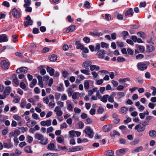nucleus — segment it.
<instances>
[{"mask_svg": "<svg viewBox=\"0 0 156 156\" xmlns=\"http://www.w3.org/2000/svg\"><path fill=\"white\" fill-rule=\"evenodd\" d=\"M24 2L25 3L24 4L23 6L26 7L30 5L31 1V0H24Z\"/></svg>", "mask_w": 156, "mask_h": 156, "instance_id": "obj_35", "label": "nucleus"}, {"mask_svg": "<svg viewBox=\"0 0 156 156\" xmlns=\"http://www.w3.org/2000/svg\"><path fill=\"white\" fill-rule=\"evenodd\" d=\"M11 89L9 87H7L4 92V94L5 96L8 95L10 93Z\"/></svg>", "mask_w": 156, "mask_h": 156, "instance_id": "obj_32", "label": "nucleus"}, {"mask_svg": "<svg viewBox=\"0 0 156 156\" xmlns=\"http://www.w3.org/2000/svg\"><path fill=\"white\" fill-rule=\"evenodd\" d=\"M117 96L119 97V98L118 99L119 101H121L120 100L119 98H121L124 96L126 95V93L123 92H119L117 93Z\"/></svg>", "mask_w": 156, "mask_h": 156, "instance_id": "obj_25", "label": "nucleus"}, {"mask_svg": "<svg viewBox=\"0 0 156 156\" xmlns=\"http://www.w3.org/2000/svg\"><path fill=\"white\" fill-rule=\"evenodd\" d=\"M104 111V108L102 107H100L97 110V112L98 114H102Z\"/></svg>", "mask_w": 156, "mask_h": 156, "instance_id": "obj_44", "label": "nucleus"}, {"mask_svg": "<svg viewBox=\"0 0 156 156\" xmlns=\"http://www.w3.org/2000/svg\"><path fill=\"white\" fill-rule=\"evenodd\" d=\"M130 79L128 78H121L119 80V82H125L126 81H130Z\"/></svg>", "mask_w": 156, "mask_h": 156, "instance_id": "obj_41", "label": "nucleus"}, {"mask_svg": "<svg viewBox=\"0 0 156 156\" xmlns=\"http://www.w3.org/2000/svg\"><path fill=\"white\" fill-rule=\"evenodd\" d=\"M79 96H78V93L77 92L74 93L72 96V98L73 99H78L79 98Z\"/></svg>", "mask_w": 156, "mask_h": 156, "instance_id": "obj_46", "label": "nucleus"}, {"mask_svg": "<svg viewBox=\"0 0 156 156\" xmlns=\"http://www.w3.org/2000/svg\"><path fill=\"white\" fill-rule=\"evenodd\" d=\"M43 136L41 134L39 133H36L35 134L34 137L35 138L39 140H41V138H42Z\"/></svg>", "mask_w": 156, "mask_h": 156, "instance_id": "obj_33", "label": "nucleus"}, {"mask_svg": "<svg viewBox=\"0 0 156 156\" xmlns=\"http://www.w3.org/2000/svg\"><path fill=\"white\" fill-rule=\"evenodd\" d=\"M125 151V150L123 148L118 150L116 151V156H121L124 154Z\"/></svg>", "mask_w": 156, "mask_h": 156, "instance_id": "obj_17", "label": "nucleus"}, {"mask_svg": "<svg viewBox=\"0 0 156 156\" xmlns=\"http://www.w3.org/2000/svg\"><path fill=\"white\" fill-rule=\"evenodd\" d=\"M47 70L48 72L49 73L51 76L54 75L55 72V70L53 68L48 66L47 67Z\"/></svg>", "mask_w": 156, "mask_h": 156, "instance_id": "obj_21", "label": "nucleus"}, {"mask_svg": "<svg viewBox=\"0 0 156 156\" xmlns=\"http://www.w3.org/2000/svg\"><path fill=\"white\" fill-rule=\"evenodd\" d=\"M43 101L44 103L47 104H48L49 101L48 97H46L43 98Z\"/></svg>", "mask_w": 156, "mask_h": 156, "instance_id": "obj_62", "label": "nucleus"}, {"mask_svg": "<svg viewBox=\"0 0 156 156\" xmlns=\"http://www.w3.org/2000/svg\"><path fill=\"white\" fill-rule=\"evenodd\" d=\"M117 61L119 62H122L125 61V59L123 57H119L117 58Z\"/></svg>", "mask_w": 156, "mask_h": 156, "instance_id": "obj_53", "label": "nucleus"}, {"mask_svg": "<svg viewBox=\"0 0 156 156\" xmlns=\"http://www.w3.org/2000/svg\"><path fill=\"white\" fill-rule=\"evenodd\" d=\"M21 154L22 152L17 149H16L15 151V155L18 156Z\"/></svg>", "mask_w": 156, "mask_h": 156, "instance_id": "obj_57", "label": "nucleus"}, {"mask_svg": "<svg viewBox=\"0 0 156 156\" xmlns=\"http://www.w3.org/2000/svg\"><path fill=\"white\" fill-rule=\"evenodd\" d=\"M12 14L14 17L16 18H19L20 17V12L16 8H14L12 9Z\"/></svg>", "mask_w": 156, "mask_h": 156, "instance_id": "obj_9", "label": "nucleus"}, {"mask_svg": "<svg viewBox=\"0 0 156 156\" xmlns=\"http://www.w3.org/2000/svg\"><path fill=\"white\" fill-rule=\"evenodd\" d=\"M137 48L141 52H143L145 51V48L143 46L138 45L137 46Z\"/></svg>", "mask_w": 156, "mask_h": 156, "instance_id": "obj_39", "label": "nucleus"}, {"mask_svg": "<svg viewBox=\"0 0 156 156\" xmlns=\"http://www.w3.org/2000/svg\"><path fill=\"white\" fill-rule=\"evenodd\" d=\"M151 89L153 90V92L152 93V95L154 96L156 94V88L154 87H152L151 88Z\"/></svg>", "mask_w": 156, "mask_h": 156, "instance_id": "obj_60", "label": "nucleus"}, {"mask_svg": "<svg viewBox=\"0 0 156 156\" xmlns=\"http://www.w3.org/2000/svg\"><path fill=\"white\" fill-rule=\"evenodd\" d=\"M1 66L4 69H8L9 67V63L5 60L2 61L0 62Z\"/></svg>", "mask_w": 156, "mask_h": 156, "instance_id": "obj_5", "label": "nucleus"}, {"mask_svg": "<svg viewBox=\"0 0 156 156\" xmlns=\"http://www.w3.org/2000/svg\"><path fill=\"white\" fill-rule=\"evenodd\" d=\"M33 118L36 120L39 119H40L39 115L37 114L34 113L32 115Z\"/></svg>", "mask_w": 156, "mask_h": 156, "instance_id": "obj_52", "label": "nucleus"}, {"mask_svg": "<svg viewBox=\"0 0 156 156\" xmlns=\"http://www.w3.org/2000/svg\"><path fill=\"white\" fill-rule=\"evenodd\" d=\"M105 154L107 155L113 156L114 152V151L112 150H109L105 152Z\"/></svg>", "mask_w": 156, "mask_h": 156, "instance_id": "obj_37", "label": "nucleus"}, {"mask_svg": "<svg viewBox=\"0 0 156 156\" xmlns=\"http://www.w3.org/2000/svg\"><path fill=\"white\" fill-rule=\"evenodd\" d=\"M101 47L102 48H108L109 46L108 44L105 42H101Z\"/></svg>", "mask_w": 156, "mask_h": 156, "instance_id": "obj_45", "label": "nucleus"}, {"mask_svg": "<svg viewBox=\"0 0 156 156\" xmlns=\"http://www.w3.org/2000/svg\"><path fill=\"white\" fill-rule=\"evenodd\" d=\"M2 5L7 7H9L10 6V4L7 1H4L2 4Z\"/></svg>", "mask_w": 156, "mask_h": 156, "instance_id": "obj_61", "label": "nucleus"}, {"mask_svg": "<svg viewBox=\"0 0 156 156\" xmlns=\"http://www.w3.org/2000/svg\"><path fill=\"white\" fill-rule=\"evenodd\" d=\"M108 95L106 94L104 95L102 97L100 96L99 99H100L101 101L104 103H106L107 101V99L108 98Z\"/></svg>", "mask_w": 156, "mask_h": 156, "instance_id": "obj_18", "label": "nucleus"}, {"mask_svg": "<svg viewBox=\"0 0 156 156\" xmlns=\"http://www.w3.org/2000/svg\"><path fill=\"white\" fill-rule=\"evenodd\" d=\"M122 34L124 40H126L127 38V36L129 35L128 32L126 31H123L122 33Z\"/></svg>", "mask_w": 156, "mask_h": 156, "instance_id": "obj_40", "label": "nucleus"}, {"mask_svg": "<svg viewBox=\"0 0 156 156\" xmlns=\"http://www.w3.org/2000/svg\"><path fill=\"white\" fill-rule=\"evenodd\" d=\"M8 41V37L5 34L0 35V43L6 42Z\"/></svg>", "mask_w": 156, "mask_h": 156, "instance_id": "obj_12", "label": "nucleus"}, {"mask_svg": "<svg viewBox=\"0 0 156 156\" xmlns=\"http://www.w3.org/2000/svg\"><path fill=\"white\" fill-rule=\"evenodd\" d=\"M83 41L86 43H88L90 42V38L87 37H84L83 39Z\"/></svg>", "mask_w": 156, "mask_h": 156, "instance_id": "obj_54", "label": "nucleus"}, {"mask_svg": "<svg viewBox=\"0 0 156 156\" xmlns=\"http://www.w3.org/2000/svg\"><path fill=\"white\" fill-rule=\"evenodd\" d=\"M27 21L24 22V26L27 27L29 25H32L33 23V21L31 20L30 17L29 15H28L26 18Z\"/></svg>", "mask_w": 156, "mask_h": 156, "instance_id": "obj_6", "label": "nucleus"}, {"mask_svg": "<svg viewBox=\"0 0 156 156\" xmlns=\"http://www.w3.org/2000/svg\"><path fill=\"white\" fill-rule=\"evenodd\" d=\"M57 89L59 91H63L64 90L63 85L61 83L60 84L59 86L57 87Z\"/></svg>", "mask_w": 156, "mask_h": 156, "instance_id": "obj_55", "label": "nucleus"}, {"mask_svg": "<svg viewBox=\"0 0 156 156\" xmlns=\"http://www.w3.org/2000/svg\"><path fill=\"white\" fill-rule=\"evenodd\" d=\"M48 139L47 138L43 136L41 140H39V143L41 145H46L48 143Z\"/></svg>", "mask_w": 156, "mask_h": 156, "instance_id": "obj_15", "label": "nucleus"}, {"mask_svg": "<svg viewBox=\"0 0 156 156\" xmlns=\"http://www.w3.org/2000/svg\"><path fill=\"white\" fill-rule=\"evenodd\" d=\"M28 69L26 67H22L18 69L16 71L17 73H24L27 72Z\"/></svg>", "mask_w": 156, "mask_h": 156, "instance_id": "obj_10", "label": "nucleus"}, {"mask_svg": "<svg viewBox=\"0 0 156 156\" xmlns=\"http://www.w3.org/2000/svg\"><path fill=\"white\" fill-rule=\"evenodd\" d=\"M66 103L67 110L69 112H72L74 107L72 102L69 100H67L66 101Z\"/></svg>", "mask_w": 156, "mask_h": 156, "instance_id": "obj_3", "label": "nucleus"}, {"mask_svg": "<svg viewBox=\"0 0 156 156\" xmlns=\"http://www.w3.org/2000/svg\"><path fill=\"white\" fill-rule=\"evenodd\" d=\"M83 149V148L80 146H75L72 147L67 149L68 152H73L77 151H82Z\"/></svg>", "mask_w": 156, "mask_h": 156, "instance_id": "obj_4", "label": "nucleus"}, {"mask_svg": "<svg viewBox=\"0 0 156 156\" xmlns=\"http://www.w3.org/2000/svg\"><path fill=\"white\" fill-rule=\"evenodd\" d=\"M108 101L110 103H113L114 102V98L110 96H109L108 98Z\"/></svg>", "mask_w": 156, "mask_h": 156, "instance_id": "obj_63", "label": "nucleus"}, {"mask_svg": "<svg viewBox=\"0 0 156 156\" xmlns=\"http://www.w3.org/2000/svg\"><path fill=\"white\" fill-rule=\"evenodd\" d=\"M56 140L59 143H62L64 140V138L61 137H58L57 138Z\"/></svg>", "mask_w": 156, "mask_h": 156, "instance_id": "obj_49", "label": "nucleus"}, {"mask_svg": "<svg viewBox=\"0 0 156 156\" xmlns=\"http://www.w3.org/2000/svg\"><path fill=\"white\" fill-rule=\"evenodd\" d=\"M128 110V108L125 107H122L119 110V112L121 114H126Z\"/></svg>", "mask_w": 156, "mask_h": 156, "instance_id": "obj_26", "label": "nucleus"}, {"mask_svg": "<svg viewBox=\"0 0 156 156\" xmlns=\"http://www.w3.org/2000/svg\"><path fill=\"white\" fill-rule=\"evenodd\" d=\"M75 131L74 130H71L69 132L70 137H73L75 136Z\"/></svg>", "mask_w": 156, "mask_h": 156, "instance_id": "obj_50", "label": "nucleus"}, {"mask_svg": "<svg viewBox=\"0 0 156 156\" xmlns=\"http://www.w3.org/2000/svg\"><path fill=\"white\" fill-rule=\"evenodd\" d=\"M84 132L89 137L92 138L93 137L94 133L90 127L87 126L84 130Z\"/></svg>", "mask_w": 156, "mask_h": 156, "instance_id": "obj_1", "label": "nucleus"}, {"mask_svg": "<svg viewBox=\"0 0 156 156\" xmlns=\"http://www.w3.org/2000/svg\"><path fill=\"white\" fill-rule=\"evenodd\" d=\"M13 146V144L11 143H4L3 147L5 148H12Z\"/></svg>", "mask_w": 156, "mask_h": 156, "instance_id": "obj_27", "label": "nucleus"}, {"mask_svg": "<svg viewBox=\"0 0 156 156\" xmlns=\"http://www.w3.org/2000/svg\"><path fill=\"white\" fill-rule=\"evenodd\" d=\"M143 147L142 146H140L137 147L136 148L134 149L133 150L132 152L133 153H137L143 150Z\"/></svg>", "mask_w": 156, "mask_h": 156, "instance_id": "obj_29", "label": "nucleus"}, {"mask_svg": "<svg viewBox=\"0 0 156 156\" xmlns=\"http://www.w3.org/2000/svg\"><path fill=\"white\" fill-rule=\"evenodd\" d=\"M57 57L55 55H52L50 58L51 61L55 62L57 60Z\"/></svg>", "mask_w": 156, "mask_h": 156, "instance_id": "obj_43", "label": "nucleus"}, {"mask_svg": "<svg viewBox=\"0 0 156 156\" xmlns=\"http://www.w3.org/2000/svg\"><path fill=\"white\" fill-rule=\"evenodd\" d=\"M67 127V126L65 122H64L61 125L60 129H62L64 128H66Z\"/></svg>", "mask_w": 156, "mask_h": 156, "instance_id": "obj_64", "label": "nucleus"}, {"mask_svg": "<svg viewBox=\"0 0 156 156\" xmlns=\"http://www.w3.org/2000/svg\"><path fill=\"white\" fill-rule=\"evenodd\" d=\"M54 111L56 112V115L58 117L62 116V112L61 110V109L58 106L55 107Z\"/></svg>", "mask_w": 156, "mask_h": 156, "instance_id": "obj_7", "label": "nucleus"}, {"mask_svg": "<svg viewBox=\"0 0 156 156\" xmlns=\"http://www.w3.org/2000/svg\"><path fill=\"white\" fill-rule=\"evenodd\" d=\"M61 94L58 93H56L55 95V99L57 101H58L60 97Z\"/></svg>", "mask_w": 156, "mask_h": 156, "instance_id": "obj_58", "label": "nucleus"}, {"mask_svg": "<svg viewBox=\"0 0 156 156\" xmlns=\"http://www.w3.org/2000/svg\"><path fill=\"white\" fill-rule=\"evenodd\" d=\"M139 142L140 140L139 139H135L132 142L131 144L133 145H136L139 143Z\"/></svg>", "mask_w": 156, "mask_h": 156, "instance_id": "obj_47", "label": "nucleus"}, {"mask_svg": "<svg viewBox=\"0 0 156 156\" xmlns=\"http://www.w3.org/2000/svg\"><path fill=\"white\" fill-rule=\"evenodd\" d=\"M90 70L93 71L94 70H98L100 69V67L98 66H97L96 65H92L90 66Z\"/></svg>", "mask_w": 156, "mask_h": 156, "instance_id": "obj_28", "label": "nucleus"}, {"mask_svg": "<svg viewBox=\"0 0 156 156\" xmlns=\"http://www.w3.org/2000/svg\"><path fill=\"white\" fill-rule=\"evenodd\" d=\"M84 87L85 89H88L89 87V83L88 80H86L84 83Z\"/></svg>", "mask_w": 156, "mask_h": 156, "instance_id": "obj_48", "label": "nucleus"}, {"mask_svg": "<svg viewBox=\"0 0 156 156\" xmlns=\"http://www.w3.org/2000/svg\"><path fill=\"white\" fill-rule=\"evenodd\" d=\"M37 83V80L36 79H33L31 83L30 84V87L31 88H33Z\"/></svg>", "mask_w": 156, "mask_h": 156, "instance_id": "obj_38", "label": "nucleus"}, {"mask_svg": "<svg viewBox=\"0 0 156 156\" xmlns=\"http://www.w3.org/2000/svg\"><path fill=\"white\" fill-rule=\"evenodd\" d=\"M137 34L139 37H145V34L143 32H139Z\"/></svg>", "mask_w": 156, "mask_h": 156, "instance_id": "obj_51", "label": "nucleus"}, {"mask_svg": "<svg viewBox=\"0 0 156 156\" xmlns=\"http://www.w3.org/2000/svg\"><path fill=\"white\" fill-rule=\"evenodd\" d=\"M145 129V127L141 126L140 125H136L135 128V129L138 132H140L143 131Z\"/></svg>", "mask_w": 156, "mask_h": 156, "instance_id": "obj_16", "label": "nucleus"}, {"mask_svg": "<svg viewBox=\"0 0 156 156\" xmlns=\"http://www.w3.org/2000/svg\"><path fill=\"white\" fill-rule=\"evenodd\" d=\"M24 151L27 153H32V151L31 149V147L30 146H26L24 148Z\"/></svg>", "mask_w": 156, "mask_h": 156, "instance_id": "obj_34", "label": "nucleus"}, {"mask_svg": "<svg viewBox=\"0 0 156 156\" xmlns=\"http://www.w3.org/2000/svg\"><path fill=\"white\" fill-rule=\"evenodd\" d=\"M76 26L74 25H73L71 26H69L66 30V32L68 33L70 32H72L75 30Z\"/></svg>", "mask_w": 156, "mask_h": 156, "instance_id": "obj_20", "label": "nucleus"}, {"mask_svg": "<svg viewBox=\"0 0 156 156\" xmlns=\"http://www.w3.org/2000/svg\"><path fill=\"white\" fill-rule=\"evenodd\" d=\"M106 54V51L102 49L98 51L97 53V55L99 58L103 59L104 58V55Z\"/></svg>", "mask_w": 156, "mask_h": 156, "instance_id": "obj_8", "label": "nucleus"}, {"mask_svg": "<svg viewBox=\"0 0 156 156\" xmlns=\"http://www.w3.org/2000/svg\"><path fill=\"white\" fill-rule=\"evenodd\" d=\"M40 124L43 126H49L51 125V121L50 119L47 120L46 121H43L41 122Z\"/></svg>", "mask_w": 156, "mask_h": 156, "instance_id": "obj_13", "label": "nucleus"}, {"mask_svg": "<svg viewBox=\"0 0 156 156\" xmlns=\"http://www.w3.org/2000/svg\"><path fill=\"white\" fill-rule=\"evenodd\" d=\"M120 135V133L115 130L112 131L110 132V136L113 139L115 138L116 136H119Z\"/></svg>", "mask_w": 156, "mask_h": 156, "instance_id": "obj_14", "label": "nucleus"}, {"mask_svg": "<svg viewBox=\"0 0 156 156\" xmlns=\"http://www.w3.org/2000/svg\"><path fill=\"white\" fill-rule=\"evenodd\" d=\"M149 134L150 136L152 138H154L156 136V132L154 130L150 131Z\"/></svg>", "mask_w": 156, "mask_h": 156, "instance_id": "obj_31", "label": "nucleus"}, {"mask_svg": "<svg viewBox=\"0 0 156 156\" xmlns=\"http://www.w3.org/2000/svg\"><path fill=\"white\" fill-rule=\"evenodd\" d=\"M80 72L81 73L84 74L86 75H89L90 74V70L86 69H85L80 70Z\"/></svg>", "mask_w": 156, "mask_h": 156, "instance_id": "obj_36", "label": "nucleus"}, {"mask_svg": "<svg viewBox=\"0 0 156 156\" xmlns=\"http://www.w3.org/2000/svg\"><path fill=\"white\" fill-rule=\"evenodd\" d=\"M84 5L85 8L89 9L90 7V4L89 2L88 1L85 2Z\"/></svg>", "mask_w": 156, "mask_h": 156, "instance_id": "obj_56", "label": "nucleus"}, {"mask_svg": "<svg viewBox=\"0 0 156 156\" xmlns=\"http://www.w3.org/2000/svg\"><path fill=\"white\" fill-rule=\"evenodd\" d=\"M92 62L90 60H87L84 62L82 64V66L84 68H87L90 66Z\"/></svg>", "mask_w": 156, "mask_h": 156, "instance_id": "obj_19", "label": "nucleus"}, {"mask_svg": "<svg viewBox=\"0 0 156 156\" xmlns=\"http://www.w3.org/2000/svg\"><path fill=\"white\" fill-rule=\"evenodd\" d=\"M133 12L132 9L130 8L125 13V16H127L130 15V16H132L133 14Z\"/></svg>", "mask_w": 156, "mask_h": 156, "instance_id": "obj_24", "label": "nucleus"}, {"mask_svg": "<svg viewBox=\"0 0 156 156\" xmlns=\"http://www.w3.org/2000/svg\"><path fill=\"white\" fill-rule=\"evenodd\" d=\"M26 100L25 99L23 98L21 100L20 105L21 108H24L26 106Z\"/></svg>", "mask_w": 156, "mask_h": 156, "instance_id": "obj_30", "label": "nucleus"}, {"mask_svg": "<svg viewBox=\"0 0 156 156\" xmlns=\"http://www.w3.org/2000/svg\"><path fill=\"white\" fill-rule=\"evenodd\" d=\"M154 50V47L152 45H149L147 46L146 51L147 52H151Z\"/></svg>", "mask_w": 156, "mask_h": 156, "instance_id": "obj_23", "label": "nucleus"}, {"mask_svg": "<svg viewBox=\"0 0 156 156\" xmlns=\"http://www.w3.org/2000/svg\"><path fill=\"white\" fill-rule=\"evenodd\" d=\"M136 66L138 69L142 71L146 69L147 68V64L143 62L138 63Z\"/></svg>", "mask_w": 156, "mask_h": 156, "instance_id": "obj_2", "label": "nucleus"}, {"mask_svg": "<svg viewBox=\"0 0 156 156\" xmlns=\"http://www.w3.org/2000/svg\"><path fill=\"white\" fill-rule=\"evenodd\" d=\"M33 137L30 136L29 135H28L27 136V141L30 143H31L33 141Z\"/></svg>", "mask_w": 156, "mask_h": 156, "instance_id": "obj_59", "label": "nucleus"}, {"mask_svg": "<svg viewBox=\"0 0 156 156\" xmlns=\"http://www.w3.org/2000/svg\"><path fill=\"white\" fill-rule=\"evenodd\" d=\"M55 146L53 143H51L48 144L47 148L50 151H53L55 149Z\"/></svg>", "mask_w": 156, "mask_h": 156, "instance_id": "obj_22", "label": "nucleus"}, {"mask_svg": "<svg viewBox=\"0 0 156 156\" xmlns=\"http://www.w3.org/2000/svg\"><path fill=\"white\" fill-rule=\"evenodd\" d=\"M14 76L15 77H14V76H13V81L16 86H18L19 84V81L17 77H16V75H14Z\"/></svg>", "mask_w": 156, "mask_h": 156, "instance_id": "obj_42", "label": "nucleus"}, {"mask_svg": "<svg viewBox=\"0 0 156 156\" xmlns=\"http://www.w3.org/2000/svg\"><path fill=\"white\" fill-rule=\"evenodd\" d=\"M112 127L113 126L112 124L105 125L103 127L102 130L105 132H108L112 129Z\"/></svg>", "mask_w": 156, "mask_h": 156, "instance_id": "obj_11", "label": "nucleus"}]
</instances>
